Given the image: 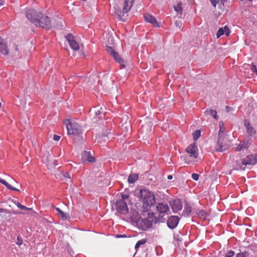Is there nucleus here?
<instances>
[{
	"mask_svg": "<svg viewBox=\"0 0 257 257\" xmlns=\"http://www.w3.org/2000/svg\"><path fill=\"white\" fill-rule=\"evenodd\" d=\"M248 1H252V0H248Z\"/></svg>",
	"mask_w": 257,
	"mask_h": 257,
	"instance_id": "603ef678",
	"label": "nucleus"
},
{
	"mask_svg": "<svg viewBox=\"0 0 257 257\" xmlns=\"http://www.w3.org/2000/svg\"><path fill=\"white\" fill-rule=\"evenodd\" d=\"M0 54L7 56L9 54V48L7 41L0 37Z\"/></svg>",
	"mask_w": 257,
	"mask_h": 257,
	"instance_id": "f8f14e48",
	"label": "nucleus"
},
{
	"mask_svg": "<svg viewBox=\"0 0 257 257\" xmlns=\"http://www.w3.org/2000/svg\"><path fill=\"white\" fill-rule=\"evenodd\" d=\"M67 121L68 122L66 123L67 133L69 135H78L81 133V127L78 123L69 119Z\"/></svg>",
	"mask_w": 257,
	"mask_h": 257,
	"instance_id": "39448f33",
	"label": "nucleus"
},
{
	"mask_svg": "<svg viewBox=\"0 0 257 257\" xmlns=\"http://www.w3.org/2000/svg\"><path fill=\"white\" fill-rule=\"evenodd\" d=\"M5 211V209L3 208H0V212L1 213H2V212H4Z\"/></svg>",
	"mask_w": 257,
	"mask_h": 257,
	"instance_id": "de8ad7c7",
	"label": "nucleus"
},
{
	"mask_svg": "<svg viewBox=\"0 0 257 257\" xmlns=\"http://www.w3.org/2000/svg\"><path fill=\"white\" fill-rule=\"evenodd\" d=\"M116 237H126L125 234L117 235Z\"/></svg>",
	"mask_w": 257,
	"mask_h": 257,
	"instance_id": "79ce46f5",
	"label": "nucleus"
},
{
	"mask_svg": "<svg viewBox=\"0 0 257 257\" xmlns=\"http://www.w3.org/2000/svg\"><path fill=\"white\" fill-rule=\"evenodd\" d=\"M249 146H250L249 142L245 141H241L239 143L237 147H236V151H241L244 149H248Z\"/></svg>",
	"mask_w": 257,
	"mask_h": 257,
	"instance_id": "6ab92c4d",
	"label": "nucleus"
},
{
	"mask_svg": "<svg viewBox=\"0 0 257 257\" xmlns=\"http://www.w3.org/2000/svg\"><path fill=\"white\" fill-rule=\"evenodd\" d=\"M23 242V239L21 236H18L17 237V242L16 244L18 245H22Z\"/></svg>",
	"mask_w": 257,
	"mask_h": 257,
	"instance_id": "473e14b6",
	"label": "nucleus"
},
{
	"mask_svg": "<svg viewBox=\"0 0 257 257\" xmlns=\"http://www.w3.org/2000/svg\"><path fill=\"white\" fill-rule=\"evenodd\" d=\"M144 20L146 22L150 23L152 24L154 27H159V24L156 19L152 15L149 14L144 15Z\"/></svg>",
	"mask_w": 257,
	"mask_h": 257,
	"instance_id": "dca6fc26",
	"label": "nucleus"
},
{
	"mask_svg": "<svg viewBox=\"0 0 257 257\" xmlns=\"http://www.w3.org/2000/svg\"><path fill=\"white\" fill-rule=\"evenodd\" d=\"M95 158L92 157L89 151H84L82 153V161L85 163L86 161L89 162H94Z\"/></svg>",
	"mask_w": 257,
	"mask_h": 257,
	"instance_id": "2eb2a0df",
	"label": "nucleus"
},
{
	"mask_svg": "<svg viewBox=\"0 0 257 257\" xmlns=\"http://www.w3.org/2000/svg\"><path fill=\"white\" fill-rule=\"evenodd\" d=\"M257 257V256H256Z\"/></svg>",
	"mask_w": 257,
	"mask_h": 257,
	"instance_id": "6e6d98bb",
	"label": "nucleus"
},
{
	"mask_svg": "<svg viewBox=\"0 0 257 257\" xmlns=\"http://www.w3.org/2000/svg\"><path fill=\"white\" fill-rule=\"evenodd\" d=\"M209 1L210 2L211 4H212V6L214 7H216V5L218 3V1H217V0H209Z\"/></svg>",
	"mask_w": 257,
	"mask_h": 257,
	"instance_id": "4c0bfd02",
	"label": "nucleus"
},
{
	"mask_svg": "<svg viewBox=\"0 0 257 257\" xmlns=\"http://www.w3.org/2000/svg\"><path fill=\"white\" fill-rule=\"evenodd\" d=\"M234 255V252L232 250H229L227 252L225 255V257H232Z\"/></svg>",
	"mask_w": 257,
	"mask_h": 257,
	"instance_id": "72a5a7b5",
	"label": "nucleus"
},
{
	"mask_svg": "<svg viewBox=\"0 0 257 257\" xmlns=\"http://www.w3.org/2000/svg\"><path fill=\"white\" fill-rule=\"evenodd\" d=\"M201 132L199 130H196L193 133V140L194 141H196L200 137Z\"/></svg>",
	"mask_w": 257,
	"mask_h": 257,
	"instance_id": "c756f323",
	"label": "nucleus"
},
{
	"mask_svg": "<svg viewBox=\"0 0 257 257\" xmlns=\"http://www.w3.org/2000/svg\"><path fill=\"white\" fill-rule=\"evenodd\" d=\"M204 113L206 115H211L216 120L218 119V116L217 115V112L215 110L211 108L207 109L206 110L204 111Z\"/></svg>",
	"mask_w": 257,
	"mask_h": 257,
	"instance_id": "aec40b11",
	"label": "nucleus"
},
{
	"mask_svg": "<svg viewBox=\"0 0 257 257\" xmlns=\"http://www.w3.org/2000/svg\"><path fill=\"white\" fill-rule=\"evenodd\" d=\"M65 176V177H67V178H70L69 174H68V173H67V174L65 175V176Z\"/></svg>",
	"mask_w": 257,
	"mask_h": 257,
	"instance_id": "09e8293b",
	"label": "nucleus"
},
{
	"mask_svg": "<svg viewBox=\"0 0 257 257\" xmlns=\"http://www.w3.org/2000/svg\"><path fill=\"white\" fill-rule=\"evenodd\" d=\"M106 51L108 53H110L111 55H114V56H116L117 55V52L114 51L113 48L111 47L107 46Z\"/></svg>",
	"mask_w": 257,
	"mask_h": 257,
	"instance_id": "c85d7f7f",
	"label": "nucleus"
},
{
	"mask_svg": "<svg viewBox=\"0 0 257 257\" xmlns=\"http://www.w3.org/2000/svg\"><path fill=\"white\" fill-rule=\"evenodd\" d=\"M244 125L245 127H246V132L248 135L250 136H253L255 134V133H256V132L255 131L254 128L251 125L250 122L248 120H244Z\"/></svg>",
	"mask_w": 257,
	"mask_h": 257,
	"instance_id": "f3484780",
	"label": "nucleus"
},
{
	"mask_svg": "<svg viewBox=\"0 0 257 257\" xmlns=\"http://www.w3.org/2000/svg\"><path fill=\"white\" fill-rule=\"evenodd\" d=\"M147 240L146 239H142L141 240H138L137 242H136L135 245V249L138 250V248L140 247V246L143 245L145 244Z\"/></svg>",
	"mask_w": 257,
	"mask_h": 257,
	"instance_id": "a878e982",
	"label": "nucleus"
},
{
	"mask_svg": "<svg viewBox=\"0 0 257 257\" xmlns=\"http://www.w3.org/2000/svg\"><path fill=\"white\" fill-rule=\"evenodd\" d=\"M26 18L36 27L49 29L52 22L49 17L39 10L28 9L26 12Z\"/></svg>",
	"mask_w": 257,
	"mask_h": 257,
	"instance_id": "f257e3e1",
	"label": "nucleus"
},
{
	"mask_svg": "<svg viewBox=\"0 0 257 257\" xmlns=\"http://www.w3.org/2000/svg\"><path fill=\"white\" fill-rule=\"evenodd\" d=\"M111 56H112L113 57V59L114 60H115V61L116 62H117L119 64H120V65H123L124 61L122 60V59H121L120 58V57L119 56V55L118 53H117V55H116V56H114V55H111Z\"/></svg>",
	"mask_w": 257,
	"mask_h": 257,
	"instance_id": "bb28decb",
	"label": "nucleus"
},
{
	"mask_svg": "<svg viewBox=\"0 0 257 257\" xmlns=\"http://www.w3.org/2000/svg\"><path fill=\"white\" fill-rule=\"evenodd\" d=\"M179 221V218L177 216H171L168 220H167V223L168 227L171 229H174L176 227Z\"/></svg>",
	"mask_w": 257,
	"mask_h": 257,
	"instance_id": "ddd939ff",
	"label": "nucleus"
},
{
	"mask_svg": "<svg viewBox=\"0 0 257 257\" xmlns=\"http://www.w3.org/2000/svg\"><path fill=\"white\" fill-rule=\"evenodd\" d=\"M174 9H175V11L179 15L182 14V3L181 2H179L176 6H174Z\"/></svg>",
	"mask_w": 257,
	"mask_h": 257,
	"instance_id": "393cba45",
	"label": "nucleus"
},
{
	"mask_svg": "<svg viewBox=\"0 0 257 257\" xmlns=\"http://www.w3.org/2000/svg\"><path fill=\"white\" fill-rule=\"evenodd\" d=\"M157 211L159 213L160 217H163L167 215L170 212V208L169 206L164 203H159L157 206Z\"/></svg>",
	"mask_w": 257,
	"mask_h": 257,
	"instance_id": "0eeeda50",
	"label": "nucleus"
},
{
	"mask_svg": "<svg viewBox=\"0 0 257 257\" xmlns=\"http://www.w3.org/2000/svg\"><path fill=\"white\" fill-rule=\"evenodd\" d=\"M82 1H85L86 0H82Z\"/></svg>",
	"mask_w": 257,
	"mask_h": 257,
	"instance_id": "864d4df0",
	"label": "nucleus"
},
{
	"mask_svg": "<svg viewBox=\"0 0 257 257\" xmlns=\"http://www.w3.org/2000/svg\"><path fill=\"white\" fill-rule=\"evenodd\" d=\"M229 33L230 31L228 27H227V26H225L219 29L218 32L216 33V37L219 38L223 35H225V36H228L229 35Z\"/></svg>",
	"mask_w": 257,
	"mask_h": 257,
	"instance_id": "a211bd4d",
	"label": "nucleus"
},
{
	"mask_svg": "<svg viewBox=\"0 0 257 257\" xmlns=\"http://www.w3.org/2000/svg\"><path fill=\"white\" fill-rule=\"evenodd\" d=\"M95 113L96 114V115L99 114L100 113V111L98 110H95Z\"/></svg>",
	"mask_w": 257,
	"mask_h": 257,
	"instance_id": "a18cd8bd",
	"label": "nucleus"
},
{
	"mask_svg": "<svg viewBox=\"0 0 257 257\" xmlns=\"http://www.w3.org/2000/svg\"><path fill=\"white\" fill-rule=\"evenodd\" d=\"M60 137L57 135H54V137H53V139L55 141H59L60 140Z\"/></svg>",
	"mask_w": 257,
	"mask_h": 257,
	"instance_id": "a19ab883",
	"label": "nucleus"
},
{
	"mask_svg": "<svg viewBox=\"0 0 257 257\" xmlns=\"http://www.w3.org/2000/svg\"><path fill=\"white\" fill-rule=\"evenodd\" d=\"M133 4V0H123L122 9L116 5L114 7V13L119 17L128 13L131 10Z\"/></svg>",
	"mask_w": 257,
	"mask_h": 257,
	"instance_id": "20e7f679",
	"label": "nucleus"
},
{
	"mask_svg": "<svg viewBox=\"0 0 257 257\" xmlns=\"http://www.w3.org/2000/svg\"><path fill=\"white\" fill-rule=\"evenodd\" d=\"M225 0H218V2H220V4L224 5Z\"/></svg>",
	"mask_w": 257,
	"mask_h": 257,
	"instance_id": "c03bdc74",
	"label": "nucleus"
},
{
	"mask_svg": "<svg viewBox=\"0 0 257 257\" xmlns=\"http://www.w3.org/2000/svg\"><path fill=\"white\" fill-rule=\"evenodd\" d=\"M186 152L190 155V156L195 159H197L198 156L197 146L195 145V143L190 144L186 149Z\"/></svg>",
	"mask_w": 257,
	"mask_h": 257,
	"instance_id": "1a4fd4ad",
	"label": "nucleus"
},
{
	"mask_svg": "<svg viewBox=\"0 0 257 257\" xmlns=\"http://www.w3.org/2000/svg\"><path fill=\"white\" fill-rule=\"evenodd\" d=\"M128 195L123 194L121 195V199H120L119 200H123L125 201L126 199H128Z\"/></svg>",
	"mask_w": 257,
	"mask_h": 257,
	"instance_id": "58836bf2",
	"label": "nucleus"
},
{
	"mask_svg": "<svg viewBox=\"0 0 257 257\" xmlns=\"http://www.w3.org/2000/svg\"><path fill=\"white\" fill-rule=\"evenodd\" d=\"M54 208L56 209V211H57L58 213L60 214L61 219L63 220H67L69 219V217L67 214L62 211L61 210L56 207H55Z\"/></svg>",
	"mask_w": 257,
	"mask_h": 257,
	"instance_id": "412c9836",
	"label": "nucleus"
},
{
	"mask_svg": "<svg viewBox=\"0 0 257 257\" xmlns=\"http://www.w3.org/2000/svg\"><path fill=\"white\" fill-rule=\"evenodd\" d=\"M0 183H1L2 184L6 186V187L10 190H14V191L19 190L16 188L13 187L12 186H11L7 181H6L5 180L2 179L1 178H0Z\"/></svg>",
	"mask_w": 257,
	"mask_h": 257,
	"instance_id": "4be33fe9",
	"label": "nucleus"
},
{
	"mask_svg": "<svg viewBox=\"0 0 257 257\" xmlns=\"http://www.w3.org/2000/svg\"><path fill=\"white\" fill-rule=\"evenodd\" d=\"M230 146V142L227 135L222 130H219L218 139L215 147L216 151L219 152L225 151L229 148Z\"/></svg>",
	"mask_w": 257,
	"mask_h": 257,
	"instance_id": "f03ea898",
	"label": "nucleus"
},
{
	"mask_svg": "<svg viewBox=\"0 0 257 257\" xmlns=\"http://www.w3.org/2000/svg\"><path fill=\"white\" fill-rule=\"evenodd\" d=\"M254 73H255L257 75V71H255Z\"/></svg>",
	"mask_w": 257,
	"mask_h": 257,
	"instance_id": "3c124183",
	"label": "nucleus"
},
{
	"mask_svg": "<svg viewBox=\"0 0 257 257\" xmlns=\"http://www.w3.org/2000/svg\"><path fill=\"white\" fill-rule=\"evenodd\" d=\"M251 70L253 72H254L255 71H257L256 67L255 66V65H254V64L251 65Z\"/></svg>",
	"mask_w": 257,
	"mask_h": 257,
	"instance_id": "ea45409f",
	"label": "nucleus"
},
{
	"mask_svg": "<svg viewBox=\"0 0 257 257\" xmlns=\"http://www.w3.org/2000/svg\"><path fill=\"white\" fill-rule=\"evenodd\" d=\"M15 203L16 206H17V207H18L19 208H20L22 210L25 211H29L31 209L30 208H28L26 206L22 205L21 203H20L19 202H16Z\"/></svg>",
	"mask_w": 257,
	"mask_h": 257,
	"instance_id": "cd10ccee",
	"label": "nucleus"
},
{
	"mask_svg": "<svg viewBox=\"0 0 257 257\" xmlns=\"http://www.w3.org/2000/svg\"><path fill=\"white\" fill-rule=\"evenodd\" d=\"M242 159H243L244 167L255 165L257 162L256 156L254 154L248 155Z\"/></svg>",
	"mask_w": 257,
	"mask_h": 257,
	"instance_id": "9b49d317",
	"label": "nucleus"
},
{
	"mask_svg": "<svg viewBox=\"0 0 257 257\" xmlns=\"http://www.w3.org/2000/svg\"><path fill=\"white\" fill-rule=\"evenodd\" d=\"M173 178V176H171V175H169L167 176V179L170 180H172Z\"/></svg>",
	"mask_w": 257,
	"mask_h": 257,
	"instance_id": "37998d69",
	"label": "nucleus"
},
{
	"mask_svg": "<svg viewBox=\"0 0 257 257\" xmlns=\"http://www.w3.org/2000/svg\"><path fill=\"white\" fill-rule=\"evenodd\" d=\"M192 178L195 181H198L199 179V175L196 173H193L192 174Z\"/></svg>",
	"mask_w": 257,
	"mask_h": 257,
	"instance_id": "c9c22d12",
	"label": "nucleus"
},
{
	"mask_svg": "<svg viewBox=\"0 0 257 257\" xmlns=\"http://www.w3.org/2000/svg\"><path fill=\"white\" fill-rule=\"evenodd\" d=\"M0 106H1V103H0Z\"/></svg>",
	"mask_w": 257,
	"mask_h": 257,
	"instance_id": "5fc2aeb1",
	"label": "nucleus"
},
{
	"mask_svg": "<svg viewBox=\"0 0 257 257\" xmlns=\"http://www.w3.org/2000/svg\"><path fill=\"white\" fill-rule=\"evenodd\" d=\"M116 208L117 211L121 214H126L128 212V208L127 207L126 203L123 200L116 201Z\"/></svg>",
	"mask_w": 257,
	"mask_h": 257,
	"instance_id": "6e6552de",
	"label": "nucleus"
},
{
	"mask_svg": "<svg viewBox=\"0 0 257 257\" xmlns=\"http://www.w3.org/2000/svg\"><path fill=\"white\" fill-rule=\"evenodd\" d=\"M109 134V133H107L106 134H103L102 135H100L97 137L98 141L100 140L101 139H104V141H106V139L107 138V135Z\"/></svg>",
	"mask_w": 257,
	"mask_h": 257,
	"instance_id": "7c9ffc66",
	"label": "nucleus"
},
{
	"mask_svg": "<svg viewBox=\"0 0 257 257\" xmlns=\"http://www.w3.org/2000/svg\"><path fill=\"white\" fill-rule=\"evenodd\" d=\"M191 212V207L190 206L187 204L185 206L184 210L183 211V214L185 216H188Z\"/></svg>",
	"mask_w": 257,
	"mask_h": 257,
	"instance_id": "b1692460",
	"label": "nucleus"
},
{
	"mask_svg": "<svg viewBox=\"0 0 257 257\" xmlns=\"http://www.w3.org/2000/svg\"><path fill=\"white\" fill-rule=\"evenodd\" d=\"M4 0H0V7L2 6L3 5H4Z\"/></svg>",
	"mask_w": 257,
	"mask_h": 257,
	"instance_id": "49530a36",
	"label": "nucleus"
},
{
	"mask_svg": "<svg viewBox=\"0 0 257 257\" xmlns=\"http://www.w3.org/2000/svg\"><path fill=\"white\" fill-rule=\"evenodd\" d=\"M138 179V174H131L128 176V182L129 183L132 184L135 183Z\"/></svg>",
	"mask_w": 257,
	"mask_h": 257,
	"instance_id": "5701e85b",
	"label": "nucleus"
},
{
	"mask_svg": "<svg viewBox=\"0 0 257 257\" xmlns=\"http://www.w3.org/2000/svg\"><path fill=\"white\" fill-rule=\"evenodd\" d=\"M16 50H17V46H16Z\"/></svg>",
	"mask_w": 257,
	"mask_h": 257,
	"instance_id": "8fccbe9b",
	"label": "nucleus"
},
{
	"mask_svg": "<svg viewBox=\"0 0 257 257\" xmlns=\"http://www.w3.org/2000/svg\"><path fill=\"white\" fill-rule=\"evenodd\" d=\"M170 205L172 207L174 213H176L178 211L181 210L182 208V203L179 199L171 201Z\"/></svg>",
	"mask_w": 257,
	"mask_h": 257,
	"instance_id": "4468645a",
	"label": "nucleus"
},
{
	"mask_svg": "<svg viewBox=\"0 0 257 257\" xmlns=\"http://www.w3.org/2000/svg\"><path fill=\"white\" fill-rule=\"evenodd\" d=\"M198 214L199 216L203 217L204 218H205V216H206V213L205 212V211L203 210L199 211Z\"/></svg>",
	"mask_w": 257,
	"mask_h": 257,
	"instance_id": "f704fd0d",
	"label": "nucleus"
},
{
	"mask_svg": "<svg viewBox=\"0 0 257 257\" xmlns=\"http://www.w3.org/2000/svg\"><path fill=\"white\" fill-rule=\"evenodd\" d=\"M229 161L231 162L233 168L236 170H243L245 168L244 162L240 156L237 155H232L230 156Z\"/></svg>",
	"mask_w": 257,
	"mask_h": 257,
	"instance_id": "423d86ee",
	"label": "nucleus"
},
{
	"mask_svg": "<svg viewBox=\"0 0 257 257\" xmlns=\"http://www.w3.org/2000/svg\"><path fill=\"white\" fill-rule=\"evenodd\" d=\"M65 38L69 44V46L74 51H77L79 49V43L76 42L73 35L72 34H68L65 36Z\"/></svg>",
	"mask_w": 257,
	"mask_h": 257,
	"instance_id": "9d476101",
	"label": "nucleus"
},
{
	"mask_svg": "<svg viewBox=\"0 0 257 257\" xmlns=\"http://www.w3.org/2000/svg\"><path fill=\"white\" fill-rule=\"evenodd\" d=\"M248 255V253L246 251H244L243 252L237 253L235 257H247Z\"/></svg>",
	"mask_w": 257,
	"mask_h": 257,
	"instance_id": "2f4dec72",
	"label": "nucleus"
},
{
	"mask_svg": "<svg viewBox=\"0 0 257 257\" xmlns=\"http://www.w3.org/2000/svg\"><path fill=\"white\" fill-rule=\"evenodd\" d=\"M139 197L146 206L153 205L155 202V196L153 192L147 189H141L139 191Z\"/></svg>",
	"mask_w": 257,
	"mask_h": 257,
	"instance_id": "7ed1b4c3",
	"label": "nucleus"
},
{
	"mask_svg": "<svg viewBox=\"0 0 257 257\" xmlns=\"http://www.w3.org/2000/svg\"><path fill=\"white\" fill-rule=\"evenodd\" d=\"M175 26L177 28H180L182 26V22L180 21H176L175 22Z\"/></svg>",
	"mask_w": 257,
	"mask_h": 257,
	"instance_id": "e433bc0d",
	"label": "nucleus"
}]
</instances>
